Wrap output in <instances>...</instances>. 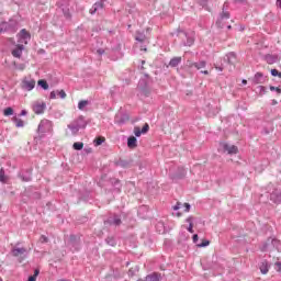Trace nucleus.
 <instances>
[{
  "label": "nucleus",
  "instance_id": "nucleus-1",
  "mask_svg": "<svg viewBox=\"0 0 281 281\" xmlns=\"http://www.w3.org/2000/svg\"><path fill=\"white\" fill-rule=\"evenodd\" d=\"M19 15H12L8 21H2V30L8 34H16L19 32Z\"/></svg>",
  "mask_w": 281,
  "mask_h": 281
},
{
  "label": "nucleus",
  "instance_id": "nucleus-2",
  "mask_svg": "<svg viewBox=\"0 0 281 281\" xmlns=\"http://www.w3.org/2000/svg\"><path fill=\"white\" fill-rule=\"evenodd\" d=\"M144 78L138 81V89L145 98L150 97L151 89H150V83L153 82V78L148 72H143Z\"/></svg>",
  "mask_w": 281,
  "mask_h": 281
},
{
  "label": "nucleus",
  "instance_id": "nucleus-3",
  "mask_svg": "<svg viewBox=\"0 0 281 281\" xmlns=\"http://www.w3.org/2000/svg\"><path fill=\"white\" fill-rule=\"evenodd\" d=\"M67 247L70 251H80L82 249V239L80 235L70 234L67 240Z\"/></svg>",
  "mask_w": 281,
  "mask_h": 281
},
{
  "label": "nucleus",
  "instance_id": "nucleus-4",
  "mask_svg": "<svg viewBox=\"0 0 281 281\" xmlns=\"http://www.w3.org/2000/svg\"><path fill=\"white\" fill-rule=\"evenodd\" d=\"M172 36L177 35L179 36L180 34H182V36H184V38H187V42H183V45L184 47H192V45H194V37H192V35H190V33L181 30V29H178L176 31V33H171Z\"/></svg>",
  "mask_w": 281,
  "mask_h": 281
},
{
  "label": "nucleus",
  "instance_id": "nucleus-5",
  "mask_svg": "<svg viewBox=\"0 0 281 281\" xmlns=\"http://www.w3.org/2000/svg\"><path fill=\"white\" fill-rule=\"evenodd\" d=\"M24 195L33 201H38L42 196L41 192L36 189V187H29L24 191Z\"/></svg>",
  "mask_w": 281,
  "mask_h": 281
},
{
  "label": "nucleus",
  "instance_id": "nucleus-6",
  "mask_svg": "<svg viewBox=\"0 0 281 281\" xmlns=\"http://www.w3.org/2000/svg\"><path fill=\"white\" fill-rule=\"evenodd\" d=\"M104 225H113L114 227H120V225H122V215L114 213L113 216H110L104 221Z\"/></svg>",
  "mask_w": 281,
  "mask_h": 281
},
{
  "label": "nucleus",
  "instance_id": "nucleus-7",
  "mask_svg": "<svg viewBox=\"0 0 281 281\" xmlns=\"http://www.w3.org/2000/svg\"><path fill=\"white\" fill-rule=\"evenodd\" d=\"M220 148L227 155H238V146L229 145L228 143H220Z\"/></svg>",
  "mask_w": 281,
  "mask_h": 281
},
{
  "label": "nucleus",
  "instance_id": "nucleus-8",
  "mask_svg": "<svg viewBox=\"0 0 281 281\" xmlns=\"http://www.w3.org/2000/svg\"><path fill=\"white\" fill-rule=\"evenodd\" d=\"M49 131H52V121L42 120L38 124L37 132L45 135V133H49Z\"/></svg>",
  "mask_w": 281,
  "mask_h": 281
},
{
  "label": "nucleus",
  "instance_id": "nucleus-9",
  "mask_svg": "<svg viewBox=\"0 0 281 281\" xmlns=\"http://www.w3.org/2000/svg\"><path fill=\"white\" fill-rule=\"evenodd\" d=\"M231 14L228 11H225V8H223L222 13H220V16L217 21L215 22L216 27H220V30H223L225 27V22L227 19H229Z\"/></svg>",
  "mask_w": 281,
  "mask_h": 281
},
{
  "label": "nucleus",
  "instance_id": "nucleus-10",
  "mask_svg": "<svg viewBox=\"0 0 281 281\" xmlns=\"http://www.w3.org/2000/svg\"><path fill=\"white\" fill-rule=\"evenodd\" d=\"M187 171L183 167H179L175 173L170 175V179L175 182L186 179Z\"/></svg>",
  "mask_w": 281,
  "mask_h": 281
},
{
  "label": "nucleus",
  "instance_id": "nucleus-11",
  "mask_svg": "<svg viewBox=\"0 0 281 281\" xmlns=\"http://www.w3.org/2000/svg\"><path fill=\"white\" fill-rule=\"evenodd\" d=\"M33 112L35 113V115H43V113H45V110L47 109V103L45 102H34L32 105Z\"/></svg>",
  "mask_w": 281,
  "mask_h": 281
},
{
  "label": "nucleus",
  "instance_id": "nucleus-12",
  "mask_svg": "<svg viewBox=\"0 0 281 281\" xmlns=\"http://www.w3.org/2000/svg\"><path fill=\"white\" fill-rule=\"evenodd\" d=\"M19 179H21V181L27 183L30 181H32V168L29 169H24L22 171H20L18 173Z\"/></svg>",
  "mask_w": 281,
  "mask_h": 281
},
{
  "label": "nucleus",
  "instance_id": "nucleus-13",
  "mask_svg": "<svg viewBox=\"0 0 281 281\" xmlns=\"http://www.w3.org/2000/svg\"><path fill=\"white\" fill-rule=\"evenodd\" d=\"M114 166H116V168H133V159H122L119 158V160L114 161Z\"/></svg>",
  "mask_w": 281,
  "mask_h": 281
},
{
  "label": "nucleus",
  "instance_id": "nucleus-14",
  "mask_svg": "<svg viewBox=\"0 0 281 281\" xmlns=\"http://www.w3.org/2000/svg\"><path fill=\"white\" fill-rule=\"evenodd\" d=\"M150 131V125L145 123L142 128L139 126L134 127V137H142V135H146Z\"/></svg>",
  "mask_w": 281,
  "mask_h": 281
},
{
  "label": "nucleus",
  "instance_id": "nucleus-15",
  "mask_svg": "<svg viewBox=\"0 0 281 281\" xmlns=\"http://www.w3.org/2000/svg\"><path fill=\"white\" fill-rule=\"evenodd\" d=\"M128 120H131V116L128 115V113H120V114H116L114 117V122L115 124H119V126H123V124H126Z\"/></svg>",
  "mask_w": 281,
  "mask_h": 281
},
{
  "label": "nucleus",
  "instance_id": "nucleus-16",
  "mask_svg": "<svg viewBox=\"0 0 281 281\" xmlns=\"http://www.w3.org/2000/svg\"><path fill=\"white\" fill-rule=\"evenodd\" d=\"M270 201H272V203H276L277 205H280V203H281V190L273 189V191L270 193Z\"/></svg>",
  "mask_w": 281,
  "mask_h": 281
},
{
  "label": "nucleus",
  "instance_id": "nucleus-17",
  "mask_svg": "<svg viewBox=\"0 0 281 281\" xmlns=\"http://www.w3.org/2000/svg\"><path fill=\"white\" fill-rule=\"evenodd\" d=\"M267 76L262 72H256L254 78H252V83L254 85H265L267 82Z\"/></svg>",
  "mask_w": 281,
  "mask_h": 281
},
{
  "label": "nucleus",
  "instance_id": "nucleus-18",
  "mask_svg": "<svg viewBox=\"0 0 281 281\" xmlns=\"http://www.w3.org/2000/svg\"><path fill=\"white\" fill-rule=\"evenodd\" d=\"M263 60H266L268 65H276V63L280 60V55L266 54Z\"/></svg>",
  "mask_w": 281,
  "mask_h": 281
},
{
  "label": "nucleus",
  "instance_id": "nucleus-19",
  "mask_svg": "<svg viewBox=\"0 0 281 281\" xmlns=\"http://www.w3.org/2000/svg\"><path fill=\"white\" fill-rule=\"evenodd\" d=\"M34 87H36V80L31 79H24L22 81V89H24V91H32L34 89Z\"/></svg>",
  "mask_w": 281,
  "mask_h": 281
},
{
  "label": "nucleus",
  "instance_id": "nucleus-20",
  "mask_svg": "<svg viewBox=\"0 0 281 281\" xmlns=\"http://www.w3.org/2000/svg\"><path fill=\"white\" fill-rule=\"evenodd\" d=\"M18 38H20V41H24V43L27 44V41L32 38V34L27 30L22 29L18 33Z\"/></svg>",
  "mask_w": 281,
  "mask_h": 281
},
{
  "label": "nucleus",
  "instance_id": "nucleus-21",
  "mask_svg": "<svg viewBox=\"0 0 281 281\" xmlns=\"http://www.w3.org/2000/svg\"><path fill=\"white\" fill-rule=\"evenodd\" d=\"M23 49L25 46L23 44H18L15 48L11 52L13 58H21L23 56Z\"/></svg>",
  "mask_w": 281,
  "mask_h": 281
},
{
  "label": "nucleus",
  "instance_id": "nucleus-22",
  "mask_svg": "<svg viewBox=\"0 0 281 281\" xmlns=\"http://www.w3.org/2000/svg\"><path fill=\"white\" fill-rule=\"evenodd\" d=\"M223 63H225L226 65H234V63H236V53L232 52L226 54L223 58Z\"/></svg>",
  "mask_w": 281,
  "mask_h": 281
},
{
  "label": "nucleus",
  "instance_id": "nucleus-23",
  "mask_svg": "<svg viewBox=\"0 0 281 281\" xmlns=\"http://www.w3.org/2000/svg\"><path fill=\"white\" fill-rule=\"evenodd\" d=\"M188 67H194L195 69H205L207 61L205 60H201V61H196V63H192V61H187Z\"/></svg>",
  "mask_w": 281,
  "mask_h": 281
},
{
  "label": "nucleus",
  "instance_id": "nucleus-24",
  "mask_svg": "<svg viewBox=\"0 0 281 281\" xmlns=\"http://www.w3.org/2000/svg\"><path fill=\"white\" fill-rule=\"evenodd\" d=\"M100 10H104V3L102 1L95 2L91 9L89 10L90 14H95L97 12H100Z\"/></svg>",
  "mask_w": 281,
  "mask_h": 281
},
{
  "label": "nucleus",
  "instance_id": "nucleus-25",
  "mask_svg": "<svg viewBox=\"0 0 281 281\" xmlns=\"http://www.w3.org/2000/svg\"><path fill=\"white\" fill-rule=\"evenodd\" d=\"M259 269H260V272H261L263 276H267V273H269V269H271V263H269V261H267V260H263V261L259 265Z\"/></svg>",
  "mask_w": 281,
  "mask_h": 281
},
{
  "label": "nucleus",
  "instance_id": "nucleus-26",
  "mask_svg": "<svg viewBox=\"0 0 281 281\" xmlns=\"http://www.w3.org/2000/svg\"><path fill=\"white\" fill-rule=\"evenodd\" d=\"M110 183L113 186L114 192H122V182H120V179L111 178Z\"/></svg>",
  "mask_w": 281,
  "mask_h": 281
},
{
  "label": "nucleus",
  "instance_id": "nucleus-27",
  "mask_svg": "<svg viewBox=\"0 0 281 281\" xmlns=\"http://www.w3.org/2000/svg\"><path fill=\"white\" fill-rule=\"evenodd\" d=\"M127 148H130L131 150H135V148H137V137L130 136L127 138Z\"/></svg>",
  "mask_w": 281,
  "mask_h": 281
},
{
  "label": "nucleus",
  "instance_id": "nucleus-28",
  "mask_svg": "<svg viewBox=\"0 0 281 281\" xmlns=\"http://www.w3.org/2000/svg\"><path fill=\"white\" fill-rule=\"evenodd\" d=\"M89 203V191L79 192L77 203Z\"/></svg>",
  "mask_w": 281,
  "mask_h": 281
},
{
  "label": "nucleus",
  "instance_id": "nucleus-29",
  "mask_svg": "<svg viewBox=\"0 0 281 281\" xmlns=\"http://www.w3.org/2000/svg\"><path fill=\"white\" fill-rule=\"evenodd\" d=\"M23 254H27V249L26 248H12L11 249V255L14 258H19V256H23Z\"/></svg>",
  "mask_w": 281,
  "mask_h": 281
},
{
  "label": "nucleus",
  "instance_id": "nucleus-30",
  "mask_svg": "<svg viewBox=\"0 0 281 281\" xmlns=\"http://www.w3.org/2000/svg\"><path fill=\"white\" fill-rule=\"evenodd\" d=\"M147 40L148 37H146V33L144 31H136L135 41H137V43H144Z\"/></svg>",
  "mask_w": 281,
  "mask_h": 281
},
{
  "label": "nucleus",
  "instance_id": "nucleus-31",
  "mask_svg": "<svg viewBox=\"0 0 281 281\" xmlns=\"http://www.w3.org/2000/svg\"><path fill=\"white\" fill-rule=\"evenodd\" d=\"M146 280L148 281H161V273L153 272L146 276Z\"/></svg>",
  "mask_w": 281,
  "mask_h": 281
},
{
  "label": "nucleus",
  "instance_id": "nucleus-32",
  "mask_svg": "<svg viewBox=\"0 0 281 281\" xmlns=\"http://www.w3.org/2000/svg\"><path fill=\"white\" fill-rule=\"evenodd\" d=\"M68 128H69V131H71L72 135H78V133L80 131V125L72 122V123L68 124Z\"/></svg>",
  "mask_w": 281,
  "mask_h": 281
},
{
  "label": "nucleus",
  "instance_id": "nucleus-33",
  "mask_svg": "<svg viewBox=\"0 0 281 281\" xmlns=\"http://www.w3.org/2000/svg\"><path fill=\"white\" fill-rule=\"evenodd\" d=\"M181 57H172L169 61V67L175 68V67H179V65H181Z\"/></svg>",
  "mask_w": 281,
  "mask_h": 281
},
{
  "label": "nucleus",
  "instance_id": "nucleus-34",
  "mask_svg": "<svg viewBox=\"0 0 281 281\" xmlns=\"http://www.w3.org/2000/svg\"><path fill=\"white\" fill-rule=\"evenodd\" d=\"M268 243H270V245H272V247H274V249H280L281 247V241L280 239L278 238H271V237H268Z\"/></svg>",
  "mask_w": 281,
  "mask_h": 281
},
{
  "label": "nucleus",
  "instance_id": "nucleus-35",
  "mask_svg": "<svg viewBox=\"0 0 281 281\" xmlns=\"http://www.w3.org/2000/svg\"><path fill=\"white\" fill-rule=\"evenodd\" d=\"M75 124H77V126H79L80 128H87V121H85V117L79 116L76 121H74Z\"/></svg>",
  "mask_w": 281,
  "mask_h": 281
},
{
  "label": "nucleus",
  "instance_id": "nucleus-36",
  "mask_svg": "<svg viewBox=\"0 0 281 281\" xmlns=\"http://www.w3.org/2000/svg\"><path fill=\"white\" fill-rule=\"evenodd\" d=\"M37 87H41V89H43L44 91H47V89H49V83H47V80L45 79H40L37 81Z\"/></svg>",
  "mask_w": 281,
  "mask_h": 281
},
{
  "label": "nucleus",
  "instance_id": "nucleus-37",
  "mask_svg": "<svg viewBox=\"0 0 281 281\" xmlns=\"http://www.w3.org/2000/svg\"><path fill=\"white\" fill-rule=\"evenodd\" d=\"M105 243L110 247H115V245H117V240L113 236H110V237L105 238Z\"/></svg>",
  "mask_w": 281,
  "mask_h": 281
},
{
  "label": "nucleus",
  "instance_id": "nucleus-38",
  "mask_svg": "<svg viewBox=\"0 0 281 281\" xmlns=\"http://www.w3.org/2000/svg\"><path fill=\"white\" fill-rule=\"evenodd\" d=\"M269 245H271V241H269V238L266 241L261 243L260 251H269Z\"/></svg>",
  "mask_w": 281,
  "mask_h": 281
},
{
  "label": "nucleus",
  "instance_id": "nucleus-39",
  "mask_svg": "<svg viewBox=\"0 0 281 281\" xmlns=\"http://www.w3.org/2000/svg\"><path fill=\"white\" fill-rule=\"evenodd\" d=\"M13 122L15 123L16 128H23V126H25V123L23 122V120L16 116L13 117Z\"/></svg>",
  "mask_w": 281,
  "mask_h": 281
},
{
  "label": "nucleus",
  "instance_id": "nucleus-40",
  "mask_svg": "<svg viewBox=\"0 0 281 281\" xmlns=\"http://www.w3.org/2000/svg\"><path fill=\"white\" fill-rule=\"evenodd\" d=\"M3 115L5 117H10V115H14V109L12 106H8L3 110Z\"/></svg>",
  "mask_w": 281,
  "mask_h": 281
},
{
  "label": "nucleus",
  "instance_id": "nucleus-41",
  "mask_svg": "<svg viewBox=\"0 0 281 281\" xmlns=\"http://www.w3.org/2000/svg\"><path fill=\"white\" fill-rule=\"evenodd\" d=\"M0 183H8V176H5V170L0 169Z\"/></svg>",
  "mask_w": 281,
  "mask_h": 281
},
{
  "label": "nucleus",
  "instance_id": "nucleus-42",
  "mask_svg": "<svg viewBox=\"0 0 281 281\" xmlns=\"http://www.w3.org/2000/svg\"><path fill=\"white\" fill-rule=\"evenodd\" d=\"M88 104H89V100L79 101V103H78L79 111H85V106H88Z\"/></svg>",
  "mask_w": 281,
  "mask_h": 281
},
{
  "label": "nucleus",
  "instance_id": "nucleus-43",
  "mask_svg": "<svg viewBox=\"0 0 281 281\" xmlns=\"http://www.w3.org/2000/svg\"><path fill=\"white\" fill-rule=\"evenodd\" d=\"M72 148H74V150H82V148H85V143L76 142V143H74Z\"/></svg>",
  "mask_w": 281,
  "mask_h": 281
},
{
  "label": "nucleus",
  "instance_id": "nucleus-44",
  "mask_svg": "<svg viewBox=\"0 0 281 281\" xmlns=\"http://www.w3.org/2000/svg\"><path fill=\"white\" fill-rule=\"evenodd\" d=\"M40 273H41V270L35 269V270H34V274H33V276H30L29 279H27V281H36V278H38Z\"/></svg>",
  "mask_w": 281,
  "mask_h": 281
},
{
  "label": "nucleus",
  "instance_id": "nucleus-45",
  "mask_svg": "<svg viewBox=\"0 0 281 281\" xmlns=\"http://www.w3.org/2000/svg\"><path fill=\"white\" fill-rule=\"evenodd\" d=\"M104 142H105V138L104 137H100V138H95L93 140V144H94V146H102V144H104Z\"/></svg>",
  "mask_w": 281,
  "mask_h": 281
},
{
  "label": "nucleus",
  "instance_id": "nucleus-46",
  "mask_svg": "<svg viewBox=\"0 0 281 281\" xmlns=\"http://www.w3.org/2000/svg\"><path fill=\"white\" fill-rule=\"evenodd\" d=\"M257 89L259 90V95H265L267 93V87L258 86Z\"/></svg>",
  "mask_w": 281,
  "mask_h": 281
},
{
  "label": "nucleus",
  "instance_id": "nucleus-47",
  "mask_svg": "<svg viewBox=\"0 0 281 281\" xmlns=\"http://www.w3.org/2000/svg\"><path fill=\"white\" fill-rule=\"evenodd\" d=\"M56 93L61 100H65V98H67V92H65V90H57Z\"/></svg>",
  "mask_w": 281,
  "mask_h": 281
},
{
  "label": "nucleus",
  "instance_id": "nucleus-48",
  "mask_svg": "<svg viewBox=\"0 0 281 281\" xmlns=\"http://www.w3.org/2000/svg\"><path fill=\"white\" fill-rule=\"evenodd\" d=\"M210 246V240L203 239L201 244H198V247L203 248V247H209Z\"/></svg>",
  "mask_w": 281,
  "mask_h": 281
},
{
  "label": "nucleus",
  "instance_id": "nucleus-49",
  "mask_svg": "<svg viewBox=\"0 0 281 281\" xmlns=\"http://www.w3.org/2000/svg\"><path fill=\"white\" fill-rule=\"evenodd\" d=\"M269 89H270V91H276L279 95L281 94L280 87L270 86Z\"/></svg>",
  "mask_w": 281,
  "mask_h": 281
},
{
  "label": "nucleus",
  "instance_id": "nucleus-50",
  "mask_svg": "<svg viewBox=\"0 0 281 281\" xmlns=\"http://www.w3.org/2000/svg\"><path fill=\"white\" fill-rule=\"evenodd\" d=\"M198 4H200L201 8H207V0H198Z\"/></svg>",
  "mask_w": 281,
  "mask_h": 281
},
{
  "label": "nucleus",
  "instance_id": "nucleus-51",
  "mask_svg": "<svg viewBox=\"0 0 281 281\" xmlns=\"http://www.w3.org/2000/svg\"><path fill=\"white\" fill-rule=\"evenodd\" d=\"M182 207H184V212H190V210L192 209V205H190V203L186 202L184 204H182Z\"/></svg>",
  "mask_w": 281,
  "mask_h": 281
},
{
  "label": "nucleus",
  "instance_id": "nucleus-52",
  "mask_svg": "<svg viewBox=\"0 0 281 281\" xmlns=\"http://www.w3.org/2000/svg\"><path fill=\"white\" fill-rule=\"evenodd\" d=\"M181 207H183V204H181V202H177V204L172 206V210L177 212L178 210H181Z\"/></svg>",
  "mask_w": 281,
  "mask_h": 281
},
{
  "label": "nucleus",
  "instance_id": "nucleus-53",
  "mask_svg": "<svg viewBox=\"0 0 281 281\" xmlns=\"http://www.w3.org/2000/svg\"><path fill=\"white\" fill-rule=\"evenodd\" d=\"M187 229L190 234H194V224L190 223Z\"/></svg>",
  "mask_w": 281,
  "mask_h": 281
},
{
  "label": "nucleus",
  "instance_id": "nucleus-54",
  "mask_svg": "<svg viewBox=\"0 0 281 281\" xmlns=\"http://www.w3.org/2000/svg\"><path fill=\"white\" fill-rule=\"evenodd\" d=\"M279 72L280 71H278V69H276V68L270 70V74H271V76H273V78H278Z\"/></svg>",
  "mask_w": 281,
  "mask_h": 281
},
{
  "label": "nucleus",
  "instance_id": "nucleus-55",
  "mask_svg": "<svg viewBox=\"0 0 281 281\" xmlns=\"http://www.w3.org/2000/svg\"><path fill=\"white\" fill-rule=\"evenodd\" d=\"M40 241H41V243H49V238H47V236H45V235H42V236L40 237Z\"/></svg>",
  "mask_w": 281,
  "mask_h": 281
},
{
  "label": "nucleus",
  "instance_id": "nucleus-56",
  "mask_svg": "<svg viewBox=\"0 0 281 281\" xmlns=\"http://www.w3.org/2000/svg\"><path fill=\"white\" fill-rule=\"evenodd\" d=\"M234 3H238L239 5H245L247 3V0H233Z\"/></svg>",
  "mask_w": 281,
  "mask_h": 281
},
{
  "label": "nucleus",
  "instance_id": "nucleus-57",
  "mask_svg": "<svg viewBox=\"0 0 281 281\" xmlns=\"http://www.w3.org/2000/svg\"><path fill=\"white\" fill-rule=\"evenodd\" d=\"M192 240H193L194 245H196V243H199V235H198V234H194V235L192 236Z\"/></svg>",
  "mask_w": 281,
  "mask_h": 281
},
{
  "label": "nucleus",
  "instance_id": "nucleus-58",
  "mask_svg": "<svg viewBox=\"0 0 281 281\" xmlns=\"http://www.w3.org/2000/svg\"><path fill=\"white\" fill-rule=\"evenodd\" d=\"M215 69H217V71H223L225 69V65L222 64L221 66H215Z\"/></svg>",
  "mask_w": 281,
  "mask_h": 281
},
{
  "label": "nucleus",
  "instance_id": "nucleus-59",
  "mask_svg": "<svg viewBox=\"0 0 281 281\" xmlns=\"http://www.w3.org/2000/svg\"><path fill=\"white\" fill-rule=\"evenodd\" d=\"M64 15L66 19H71V13H69V10L64 11Z\"/></svg>",
  "mask_w": 281,
  "mask_h": 281
},
{
  "label": "nucleus",
  "instance_id": "nucleus-60",
  "mask_svg": "<svg viewBox=\"0 0 281 281\" xmlns=\"http://www.w3.org/2000/svg\"><path fill=\"white\" fill-rule=\"evenodd\" d=\"M64 15L66 19H71V13H69V10L64 11Z\"/></svg>",
  "mask_w": 281,
  "mask_h": 281
},
{
  "label": "nucleus",
  "instance_id": "nucleus-61",
  "mask_svg": "<svg viewBox=\"0 0 281 281\" xmlns=\"http://www.w3.org/2000/svg\"><path fill=\"white\" fill-rule=\"evenodd\" d=\"M50 100H56V91H52L49 94Z\"/></svg>",
  "mask_w": 281,
  "mask_h": 281
},
{
  "label": "nucleus",
  "instance_id": "nucleus-62",
  "mask_svg": "<svg viewBox=\"0 0 281 281\" xmlns=\"http://www.w3.org/2000/svg\"><path fill=\"white\" fill-rule=\"evenodd\" d=\"M97 54H99V56H102L104 54V48H98Z\"/></svg>",
  "mask_w": 281,
  "mask_h": 281
},
{
  "label": "nucleus",
  "instance_id": "nucleus-63",
  "mask_svg": "<svg viewBox=\"0 0 281 281\" xmlns=\"http://www.w3.org/2000/svg\"><path fill=\"white\" fill-rule=\"evenodd\" d=\"M25 115H27V110H22V111L20 112V117H23V116H25Z\"/></svg>",
  "mask_w": 281,
  "mask_h": 281
},
{
  "label": "nucleus",
  "instance_id": "nucleus-64",
  "mask_svg": "<svg viewBox=\"0 0 281 281\" xmlns=\"http://www.w3.org/2000/svg\"><path fill=\"white\" fill-rule=\"evenodd\" d=\"M102 30V27H100V26H94L93 29H92V32H100Z\"/></svg>",
  "mask_w": 281,
  "mask_h": 281
}]
</instances>
